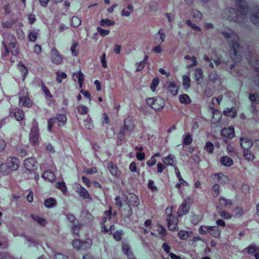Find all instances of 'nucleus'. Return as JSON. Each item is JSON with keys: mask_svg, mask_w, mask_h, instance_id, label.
Listing matches in <instances>:
<instances>
[{"mask_svg": "<svg viewBox=\"0 0 259 259\" xmlns=\"http://www.w3.org/2000/svg\"><path fill=\"white\" fill-rule=\"evenodd\" d=\"M236 6L238 10L234 8H229L224 9L222 13L224 19L236 23H239V18L241 15V18L245 16L248 12V6L247 3L244 0H235Z\"/></svg>", "mask_w": 259, "mask_h": 259, "instance_id": "f257e3e1", "label": "nucleus"}, {"mask_svg": "<svg viewBox=\"0 0 259 259\" xmlns=\"http://www.w3.org/2000/svg\"><path fill=\"white\" fill-rule=\"evenodd\" d=\"M4 40L2 41V44L5 49V52L3 55V57L4 60L6 56L9 54L10 50H11V54L14 56H16L18 55L19 51L16 39L15 36L11 34H8L6 36L4 37Z\"/></svg>", "mask_w": 259, "mask_h": 259, "instance_id": "f03ea898", "label": "nucleus"}, {"mask_svg": "<svg viewBox=\"0 0 259 259\" xmlns=\"http://www.w3.org/2000/svg\"><path fill=\"white\" fill-rule=\"evenodd\" d=\"M235 37L236 38V40H232V45L230 49V55L231 57V59L234 63L239 62L241 60V56L239 54L238 50L241 48V46L239 44V36L235 34ZM235 66V64L233 63L230 65V69L232 70L234 67Z\"/></svg>", "mask_w": 259, "mask_h": 259, "instance_id": "7ed1b4c3", "label": "nucleus"}, {"mask_svg": "<svg viewBox=\"0 0 259 259\" xmlns=\"http://www.w3.org/2000/svg\"><path fill=\"white\" fill-rule=\"evenodd\" d=\"M198 232L201 235H206L209 234L215 238H219L221 233V230L217 226H202L199 228Z\"/></svg>", "mask_w": 259, "mask_h": 259, "instance_id": "20e7f679", "label": "nucleus"}, {"mask_svg": "<svg viewBox=\"0 0 259 259\" xmlns=\"http://www.w3.org/2000/svg\"><path fill=\"white\" fill-rule=\"evenodd\" d=\"M147 104L155 111H161L165 106L164 100L159 97L149 98L146 100Z\"/></svg>", "mask_w": 259, "mask_h": 259, "instance_id": "39448f33", "label": "nucleus"}, {"mask_svg": "<svg viewBox=\"0 0 259 259\" xmlns=\"http://www.w3.org/2000/svg\"><path fill=\"white\" fill-rule=\"evenodd\" d=\"M67 122V117L64 114H58L56 117L50 118L48 121V130H52L53 125L57 123L59 127L65 125Z\"/></svg>", "mask_w": 259, "mask_h": 259, "instance_id": "423d86ee", "label": "nucleus"}, {"mask_svg": "<svg viewBox=\"0 0 259 259\" xmlns=\"http://www.w3.org/2000/svg\"><path fill=\"white\" fill-rule=\"evenodd\" d=\"M51 62L56 65H60L63 62V56L56 48H53L51 51Z\"/></svg>", "mask_w": 259, "mask_h": 259, "instance_id": "0eeeda50", "label": "nucleus"}, {"mask_svg": "<svg viewBox=\"0 0 259 259\" xmlns=\"http://www.w3.org/2000/svg\"><path fill=\"white\" fill-rule=\"evenodd\" d=\"M74 189L75 191L79 194V196L84 199L92 200V197L90 196L88 191L79 184H75L74 185Z\"/></svg>", "mask_w": 259, "mask_h": 259, "instance_id": "6e6552de", "label": "nucleus"}, {"mask_svg": "<svg viewBox=\"0 0 259 259\" xmlns=\"http://www.w3.org/2000/svg\"><path fill=\"white\" fill-rule=\"evenodd\" d=\"M92 243V242L90 239L87 240L85 242H82L79 239H75L72 241V244L74 248L80 250L90 247Z\"/></svg>", "mask_w": 259, "mask_h": 259, "instance_id": "1a4fd4ad", "label": "nucleus"}, {"mask_svg": "<svg viewBox=\"0 0 259 259\" xmlns=\"http://www.w3.org/2000/svg\"><path fill=\"white\" fill-rule=\"evenodd\" d=\"M125 203L131 207H137L140 204L138 197L134 194H130L126 196Z\"/></svg>", "mask_w": 259, "mask_h": 259, "instance_id": "9d476101", "label": "nucleus"}, {"mask_svg": "<svg viewBox=\"0 0 259 259\" xmlns=\"http://www.w3.org/2000/svg\"><path fill=\"white\" fill-rule=\"evenodd\" d=\"M246 251L248 254L254 253L255 259H259V246L254 243L251 244L245 248L243 252Z\"/></svg>", "mask_w": 259, "mask_h": 259, "instance_id": "9b49d317", "label": "nucleus"}, {"mask_svg": "<svg viewBox=\"0 0 259 259\" xmlns=\"http://www.w3.org/2000/svg\"><path fill=\"white\" fill-rule=\"evenodd\" d=\"M24 165L27 170L33 171L36 168L37 163L34 158L31 157L24 160Z\"/></svg>", "mask_w": 259, "mask_h": 259, "instance_id": "f8f14e48", "label": "nucleus"}, {"mask_svg": "<svg viewBox=\"0 0 259 259\" xmlns=\"http://www.w3.org/2000/svg\"><path fill=\"white\" fill-rule=\"evenodd\" d=\"M11 117L13 116L17 121H22L24 117V111L19 108H14L10 112Z\"/></svg>", "mask_w": 259, "mask_h": 259, "instance_id": "ddd939ff", "label": "nucleus"}, {"mask_svg": "<svg viewBox=\"0 0 259 259\" xmlns=\"http://www.w3.org/2000/svg\"><path fill=\"white\" fill-rule=\"evenodd\" d=\"M168 228L171 231L176 230L177 228L178 220L172 215L169 214L167 219Z\"/></svg>", "mask_w": 259, "mask_h": 259, "instance_id": "4468645a", "label": "nucleus"}, {"mask_svg": "<svg viewBox=\"0 0 259 259\" xmlns=\"http://www.w3.org/2000/svg\"><path fill=\"white\" fill-rule=\"evenodd\" d=\"M39 139V135L37 131H31L29 134V140L30 143L33 145L36 146L38 144Z\"/></svg>", "mask_w": 259, "mask_h": 259, "instance_id": "2eb2a0df", "label": "nucleus"}, {"mask_svg": "<svg viewBox=\"0 0 259 259\" xmlns=\"http://www.w3.org/2000/svg\"><path fill=\"white\" fill-rule=\"evenodd\" d=\"M240 141L241 146L244 150H249L253 145L251 140L248 138H240Z\"/></svg>", "mask_w": 259, "mask_h": 259, "instance_id": "dca6fc26", "label": "nucleus"}, {"mask_svg": "<svg viewBox=\"0 0 259 259\" xmlns=\"http://www.w3.org/2000/svg\"><path fill=\"white\" fill-rule=\"evenodd\" d=\"M189 206L187 201H184L180 206L178 210V214L179 216H182L186 214L189 212Z\"/></svg>", "mask_w": 259, "mask_h": 259, "instance_id": "f3484780", "label": "nucleus"}, {"mask_svg": "<svg viewBox=\"0 0 259 259\" xmlns=\"http://www.w3.org/2000/svg\"><path fill=\"white\" fill-rule=\"evenodd\" d=\"M19 105L29 108L32 106V102L30 100L28 96H23L20 98Z\"/></svg>", "mask_w": 259, "mask_h": 259, "instance_id": "a211bd4d", "label": "nucleus"}, {"mask_svg": "<svg viewBox=\"0 0 259 259\" xmlns=\"http://www.w3.org/2000/svg\"><path fill=\"white\" fill-rule=\"evenodd\" d=\"M133 213L132 207L128 205H126L121 210V215L122 218L126 219L129 218Z\"/></svg>", "mask_w": 259, "mask_h": 259, "instance_id": "6ab92c4d", "label": "nucleus"}, {"mask_svg": "<svg viewBox=\"0 0 259 259\" xmlns=\"http://www.w3.org/2000/svg\"><path fill=\"white\" fill-rule=\"evenodd\" d=\"M167 90L172 95H177L178 93V87L172 81H169L167 84Z\"/></svg>", "mask_w": 259, "mask_h": 259, "instance_id": "aec40b11", "label": "nucleus"}, {"mask_svg": "<svg viewBox=\"0 0 259 259\" xmlns=\"http://www.w3.org/2000/svg\"><path fill=\"white\" fill-rule=\"evenodd\" d=\"M8 163V168L11 170H16L18 168V160L15 157H11Z\"/></svg>", "mask_w": 259, "mask_h": 259, "instance_id": "412c9836", "label": "nucleus"}, {"mask_svg": "<svg viewBox=\"0 0 259 259\" xmlns=\"http://www.w3.org/2000/svg\"><path fill=\"white\" fill-rule=\"evenodd\" d=\"M108 169L113 176L118 177L119 175V171L117 166L114 165L112 162H110L108 164Z\"/></svg>", "mask_w": 259, "mask_h": 259, "instance_id": "4be33fe9", "label": "nucleus"}, {"mask_svg": "<svg viewBox=\"0 0 259 259\" xmlns=\"http://www.w3.org/2000/svg\"><path fill=\"white\" fill-rule=\"evenodd\" d=\"M42 177L44 180H48L49 182H52L55 179V175L51 170L45 171L43 173Z\"/></svg>", "mask_w": 259, "mask_h": 259, "instance_id": "5701e85b", "label": "nucleus"}, {"mask_svg": "<svg viewBox=\"0 0 259 259\" xmlns=\"http://www.w3.org/2000/svg\"><path fill=\"white\" fill-rule=\"evenodd\" d=\"M214 176L217 179V181L221 184H227L229 182L228 177L224 175L222 173L215 174Z\"/></svg>", "mask_w": 259, "mask_h": 259, "instance_id": "b1692460", "label": "nucleus"}, {"mask_svg": "<svg viewBox=\"0 0 259 259\" xmlns=\"http://www.w3.org/2000/svg\"><path fill=\"white\" fill-rule=\"evenodd\" d=\"M17 68L22 74L23 80H24L26 76L28 74V71L25 65L20 62L17 65Z\"/></svg>", "mask_w": 259, "mask_h": 259, "instance_id": "393cba45", "label": "nucleus"}, {"mask_svg": "<svg viewBox=\"0 0 259 259\" xmlns=\"http://www.w3.org/2000/svg\"><path fill=\"white\" fill-rule=\"evenodd\" d=\"M220 162L222 165L230 167L233 164V160L228 156H222L220 158Z\"/></svg>", "mask_w": 259, "mask_h": 259, "instance_id": "a878e982", "label": "nucleus"}, {"mask_svg": "<svg viewBox=\"0 0 259 259\" xmlns=\"http://www.w3.org/2000/svg\"><path fill=\"white\" fill-rule=\"evenodd\" d=\"M232 205L230 199H226L224 197L220 198V205L225 208L230 207Z\"/></svg>", "mask_w": 259, "mask_h": 259, "instance_id": "bb28decb", "label": "nucleus"}, {"mask_svg": "<svg viewBox=\"0 0 259 259\" xmlns=\"http://www.w3.org/2000/svg\"><path fill=\"white\" fill-rule=\"evenodd\" d=\"M192 234V232L186 231L184 230H181L178 233L179 238L182 240L187 239Z\"/></svg>", "mask_w": 259, "mask_h": 259, "instance_id": "cd10ccee", "label": "nucleus"}, {"mask_svg": "<svg viewBox=\"0 0 259 259\" xmlns=\"http://www.w3.org/2000/svg\"><path fill=\"white\" fill-rule=\"evenodd\" d=\"M217 211L219 215L225 219L230 220L232 218V215L228 212L223 210L222 211L219 206L217 207Z\"/></svg>", "mask_w": 259, "mask_h": 259, "instance_id": "c85d7f7f", "label": "nucleus"}, {"mask_svg": "<svg viewBox=\"0 0 259 259\" xmlns=\"http://www.w3.org/2000/svg\"><path fill=\"white\" fill-rule=\"evenodd\" d=\"M224 114L228 117L233 118L236 114V109L234 107L231 108H227L224 111Z\"/></svg>", "mask_w": 259, "mask_h": 259, "instance_id": "c756f323", "label": "nucleus"}, {"mask_svg": "<svg viewBox=\"0 0 259 259\" xmlns=\"http://www.w3.org/2000/svg\"><path fill=\"white\" fill-rule=\"evenodd\" d=\"M175 157L174 155L169 154L162 158L163 162L167 165L172 166Z\"/></svg>", "mask_w": 259, "mask_h": 259, "instance_id": "7c9ffc66", "label": "nucleus"}, {"mask_svg": "<svg viewBox=\"0 0 259 259\" xmlns=\"http://www.w3.org/2000/svg\"><path fill=\"white\" fill-rule=\"evenodd\" d=\"M134 123L131 117H128L124 120V126L122 130H133Z\"/></svg>", "mask_w": 259, "mask_h": 259, "instance_id": "2f4dec72", "label": "nucleus"}, {"mask_svg": "<svg viewBox=\"0 0 259 259\" xmlns=\"http://www.w3.org/2000/svg\"><path fill=\"white\" fill-rule=\"evenodd\" d=\"M73 75L75 76L77 78L79 87L80 88H81L82 87L84 80V75L83 73L80 70H79L76 73H74Z\"/></svg>", "mask_w": 259, "mask_h": 259, "instance_id": "473e14b6", "label": "nucleus"}, {"mask_svg": "<svg viewBox=\"0 0 259 259\" xmlns=\"http://www.w3.org/2000/svg\"><path fill=\"white\" fill-rule=\"evenodd\" d=\"M31 218L41 226H45L47 223L46 220L38 215L32 214H31Z\"/></svg>", "mask_w": 259, "mask_h": 259, "instance_id": "72a5a7b5", "label": "nucleus"}, {"mask_svg": "<svg viewBox=\"0 0 259 259\" xmlns=\"http://www.w3.org/2000/svg\"><path fill=\"white\" fill-rule=\"evenodd\" d=\"M157 232L160 236V239L162 240H165L164 237L167 234V231L165 228L161 225H159L157 229Z\"/></svg>", "mask_w": 259, "mask_h": 259, "instance_id": "f704fd0d", "label": "nucleus"}, {"mask_svg": "<svg viewBox=\"0 0 259 259\" xmlns=\"http://www.w3.org/2000/svg\"><path fill=\"white\" fill-rule=\"evenodd\" d=\"M243 155L245 159L249 161H252L254 158L253 153L250 150H249V149L244 150Z\"/></svg>", "mask_w": 259, "mask_h": 259, "instance_id": "c9c22d12", "label": "nucleus"}, {"mask_svg": "<svg viewBox=\"0 0 259 259\" xmlns=\"http://www.w3.org/2000/svg\"><path fill=\"white\" fill-rule=\"evenodd\" d=\"M180 102L182 104H189L191 103V100L190 97L187 94H182L179 96Z\"/></svg>", "mask_w": 259, "mask_h": 259, "instance_id": "e433bc0d", "label": "nucleus"}, {"mask_svg": "<svg viewBox=\"0 0 259 259\" xmlns=\"http://www.w3.org/2000/svg\"><path fill=\"white\" fill-rule=\"evenodd\" d=\"M191 15L194 20L196 22L199 21L202 19V15L201 13L197 10H193L191 12Z\"/></svg>", "mask_w": 259, "mask_h": 259, "instance_id": "4c0bfd02", "label": "nucleus"}, {"mask_svg": "<svg viewBox=\"0 0 259 259\" xmlns=\"http://www.w3.org/2000/svg\"><path fill=\"white\" fill-rule=\"evenodd\" d=\"M162 29H160L158 31V33L159 35V37H158L157 36H156L155 38V42L156 44H158V43L161 44L165 40V34H164V32H162Z\"/></svg>", "mask_w": 259, "mask_h": 259, "instance_id": "58836bf2", "label": "nucleus"}, {"mask_svg": "<svg viewBox=\"0 0 259 259\" xmlns=\"http://www.w3.org/2000/svg\"><path fill=\"white\" fill-rule=\"evenodd\" d=\"M149 58V56L148 55H146L145 56L144 60L140 61L139 63H137L136 64V66H138L136 71H140L143 70L144 67H145V64L147 63V60Z\"/></svg>", "mask_w": 259, "mask_h": 259, "instance_id": "ea45409f", "label": "nucleus"}, {"mask_svg": "<svg viewBox=\"0 0 259 259\" xmlns=\"http://www.w3.org/2000/svg\"><path fill=\"white\" fill-rule=\"evenodd\" d=\"M221 133L222 136L230 139L235 136L234 131H221Z\"/></svg>", "mask_w": 259, "mask_h": 259, "instance_id": "a19ab883", "label": "nucleus"}, {"mask_svg": "<svg viewBox=\"0 0 259 259\" xmlns=\"http://www.w3.org/2000/svg\"><path fill=\"white\" fill-rule=\"evenodd\" d=\"M250 20L252 23L255 25L258 26L259 25V12H257L255 13H253L250 16Z\"/></svg>", "mask_w": 259, "mask_h": 259, "instance_id": "79ce46f5", "label": "nucleus"}, {"mask_svg": "<svg viewBox=\"0 0 259 259\" xmlns=\"http://www.w3.org/2000/svg\"><path fill=\"white\" fill-rule=\"evenodd\" d=\"M55 186L57 188L60 190L63 194H66L67 189L64 182H57Z\"/></svg>", "mask_w": 259, "mask_h": 259, "instance_id": "37998d69", "label": "nucleus"}, {"mask_svg": "<svg viewBox=\"0 0 259 259\" xmlns=\"http://www.w3.org/2000/svg\"><path fill=\"white\" fill-rule=\"evenodd\" d=\"M17 21L16 19H12L10 21H5L2 23L3 27L6 28H10Z\"/></svg>", "mask_w": 259, "mask_h": 259, "instance_id": "c03bdc74", "label": "nucleus"}, {"mask_svg": "<svg viewBox=\"0 0 259 259\" xmlns=\"http://www.w3.org/2000/svg\"><path fill=\"white\" fill-rule=\"evenodd\" d=\"M81 24V20L77 16H73L71 19V25L73 27H77Z\"/></svg>", "mask_w": 259, "mask_h": 259, "instance_id": "a18cd8bd", "label": "nucleus"}, {"mask_svg": "<svg viewBox=\"0 0 259 259\" xmlns=\"http://www.w3.org/2000/svg\"><path fill=\"white\" fill-rule=\"evenodd\" d=\"M193 141L191 135L189 133L184 135L183 137V142L185 145H190Z\"/></svg>", "mask_w": 259, "mask_h": 259, "instance_id": "49530a36", "label": "nucleus"}, {"mask_svg": "<svg viewBox=\"0 0 259 259\" xmlns=\"http://www.w3.org/2000/svg\"><path fill=\"white\" fill-rule=\"evenodd\" d=\"M56 204V201L53 198L47 199L44 202V204L46 207L51 208L55 206Z\"/></svg>", "mask_w": 259, "mask_h": 259, "instance_id": "de8ad7c7", "label": "nucleus"}, {"mask_svg": "<svg viewBox=\"0 0 259 259\" xmlns=\"http://www.w3.org/2000/svg\"><path fill=\"white\" fill-rule=\"evenodd\" d=\"M57 75L56 81L58 83H60L62 81V79H65L67 78V74L65 72H60L57 71L56 72Z\"/></svg>", "mask_w": 259, "mask_h": 259, "instance_id": "09e8293b", "label": "nucleus"}, {"mask_svg": "<svg viewBox=\"0 0 259 259\" xmlns=\"http://www.w3.org/2000/svg\"><path fill=\"white\" fill-rule=\"evenodd\" d=\"M117 143L118 145H121L123 143V141L124 140L125 138V133L124 131H120L117 133Z\"/></svg>", "mask_w": 259, "mask_h": 259, "instance_id": "8fccbe9b", "label": "nucleus"}, {"mask_svg": "<svg viewBox=\"0 0 259 259\" xmlns=\"http://www.w3.org/2000/svg\"><path fill=\"white\" fill-rule=\"evenodd\" d=\"M175 173H176V176L178 178V179H179V182H181V184H182L183 185L188 186V184L187 183V182L186 181H185L182 178V176L181 175V173H180V171H179V170L178 167H175Z\"/></svg>", "mask_w": 259, "mask_h": 259, "instance_id": "3c124183", "label": "nucleus"}, {"mask_svg": "<svg viewBox=\"0 0 259 259\" xmlns=\"http://www.w3.org/2000/svg\"><path fill=\"white\" fill-rule=\"evenodd\" d=\"M100 23L102 26H111L114 25L115 22L113 20H110L109 19L106 18L101 19Z\"/></svg>", "mask_w": 259, "mask_h": 259, "instance_id": "603ef678", "label": "nucleus"}, {"mask_svg": "<svg viewBox=\"0 0 259 259\" xmlns=\"http://www.w3.org/2000/svg\"><path fill=\"white\" fill-rule=\"evenodd\" d=\"M162 248L163 250L168 254V256L165 257V259H168L170 258V254H174L170 252L171 247L167 243H164L162 244Z\"/></svg>", "mask_w": 259, "mask_h": 259, "instance_id": "864d4df0", "label": "nucleus"}, {"mask_svg": "<svg viewBox=\"0 0 259 259\" xmlns=\"http://www.w3.org/2000/svg\"><path fill=\"white\" fill-rule=\"evenodd\" d=\"M159 83V79L158 77H155L152 81V83L150 85L151 90L152 92H154L156 91V88L158 87Z\"/></svg>", "mask_w": 259, "mask_h": 259, "instance_id": "5fc2aeb1", "label": "nucleus"}, {"mask_svg": "<svg viewBox=\"0 0 259 259\" xmlns=\"http://www.w3.org/2000/svg\"><path fill=\"white\" fill-rule=\"evenodd\" d=\"M227 151L228 153L232 157L236 156L237 153L233 146L231 144H228L227 147Z\"/></svg>", "mask_w": 259, "mask_h": 259, "instance_id": "6e6d98bb", "label": "nucleus"}, {"mask_svg": "<svg viewBox=\"0 0 259 259\" xmlns=\"http://www.w3.org/2000/svg\"><path fill=\"white\" fill-rule=\"evenodd\" d=\"M219 189L220 186L219 184H215L212 186L211 193L213 197H215L218 196L219 194Z\"/></svg>", "mask_w": 259, "mask_h": 259, "instance_id": "4d7b16f0", "label": "nucleus"}, {"mask_svg": "<svg viewBox=\"0 0 259 259\" xmlns=\"http://www.w3.org/2000/svg\"><path fill=\"white\" fill-rule=\"evenodd\" d=\"M78 45V44L77 42H74L72 44L71 47L70 51L73 56L76 57L78 54V51L76 50V48L77 47Z\"/></svg>", "mask_w": 259, "mask_h": 259, "instance_id": "13d9d810", "label": "nucleus"}, {"mask_svg": "<svg viewBox=\"0 0 259 259\" xmlns=\"http://www.w3.org/2000/svg\"><path fill=\"white\" fill-rule=\"evenodd\" d=\"M78 113L81 115H86L88 112V108L83 105H79L77 108Z\"/></svg>", "mask_w": 259, "mask_h": 259, "instance_id": "bf43d9fd", "label": "nucleus"}, {"mask_svg": "<svg viewBox=\"0 0 259 259\" xmlns=\"http://www.w3.org/2000/svg\"><path fill=\"white\" fill-rule=\"evenodd\" d=\"M185 59L186 60H190L192 61V63L190 65V67L195 66L197 65V58L196 57L193 56H190L189 55H186L184 57Z\"/></svg>", "mask_w": 259, "mask_h": 259, "instance_id": "052dcab7", "label": "nucleus"}, {"mask_svg": "<svg viewBox=\"0 0 259 259\" xmlns=\"http://www.w3.org/2000/svg\"><path fill=\"white\" fill-rule=\"evenodd\" d=\"M233 212L236 217H240L243 214L242 208L239 207L234 208Z\"/></svg>", "mask_w": 259, "mask_h": 259, "instance_id": "680f3d73", "label": "nucleus"}, {"mask_svg": "<svg viewBox=\"0 0 259 259\" xmlns=\"http://www.w3.org/2000/svg\"><path fill=\"white\" fill-rule=\"evenodd\" d=\"M37 37V33L35 31H31L28 34V40L31 42H35Z\"/></svg>", "mask_w": 259, "mask_h": 259, "instance_id": "e2e57ef3", "label": "nucleus"}, {"mask_svg": "<svg viewBox=\"0 0 259 259\" xmlns=\"http://www.w3.org/2000/svg\"><path fill=\"white\" fill-rule=\"evenodd\" d=\"M249 99L251 102L259 103V94L258 93L250 94Z\"/></svg>", "mask_w": 259, "mask_h": 259, "instance_id": "0e129e2a", "label": "nucleus"}, {"mask_svg": "<svg viewBox=\"0 0 259 259\" xmlns=\"http://www.w3.org/2000/svg\"><path fill=\"white\" fill-rule=\"evenodd\" d=\"M97 30L98 32L100 34V35L102 36V37H104V36L107 35L110 33L109 30L104 29L101 28V27H98L97 28Z\"/></svg>", "mask_w": 259, "mask_h": 259, "instance_id": "69168bd1", "label": "nucleus"}, {"mask_svg": "<svg viewBox=\"0 0 259 259\" xmlns=\"http://www.w3.org/2000/svg\"><path fill=\"white\" fill-rule=\"evenodd\" d=\"M213 144L210 142H207L206 143L205 146V150L208 152L209 153H212L213 152Z\"/></svg>", "mask_w": 259, "mask_h": 259, "instance_id": "338daca9", "label": "nucleus"}, {"mask_svg": "<svg viewBox=\"0 0 259 259\" xmlns=\"http://www.w3.org/2000/svg\"><path fill=\"white\" fill-rule=\"evenodd\" d=\"M195 76L197 80L202 78L203 71L201 68H196L195 71Z\"/></svg>", "mask_w": 259, "mask_h": 259, "instance_id": "774afa93", "label": "nucleus"}]
</instances>
